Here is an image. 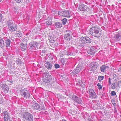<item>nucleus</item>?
Masks as SVG:
<instances>
[{"mask_svg":"<svg viewBox=\"0 0 121 121\" xmlns=\"http://www.w3.org/2000/svg\"><path fill=\"white\" fill-rule=\"evenodd\" d=\"M89 48L87 51V53L90 55H93L96 52L95 49L93 47H89Z\"/></svg>","mask_w":121,"mask_h":121,"instance_id":"11","label":"nucleus"},{"mask_svg":"<svg viewBox=\"0 0 121 121\" xmlns=\"http://www.w3.org/2000/svg\"><path fill=\"white\" fill-rule=\"evenodd\" d=\"M21 96L25 99H29L30 96V95L29 91L26 90L24 89L21 91Z\"/></svg>","mask_w":121,"mask_h":121,"instance_id":"5","label":"nucleus"},{"mask_svg":"<svg viewBox=\"0 0 121 121\" xmlns=\"http://www.w3.org/2000/svg\"><path fill=\"white\" fill-rule=\"evenodd\" d=\"M114 112L115 113H116L117 112V110H114Z\"/></svg>","mask_w":121,"mask_h":121,"instance_id":"46","label":"nucleus"},{"mask_svg":"<svg viewBox=\"0 0 121 121\" xmlns=\"http://www.w3.org/2000/svg\"><path fill=\"white\" fill-rule=\"evenodd\" d=\"M116 83L115 82L112 83V85H111V88L112 89H115L116 88Z\"/></svg>","mask_w":121,"mask_h":121,"instance_id":"30","label":"nucleus"},{"mask_svg":"<svg viewBox=\"0 0 121 121\" xmlns=\"http://www.w3.org/2000/svg\"><path fill=\"white\" fill-rule=\"evenodd\" d=\"M98 66V65L96 63H91L90 67L91 68V70L92 71H94L97 68Z\"/></svg>","mask_w":121,"mask_h":121,"instance_id":"15","label":"nucleus"},{"mask_svg":"<svg viewBox=\"0 0 121 121\" xmlns=\"http://www.w3.org/2000/svg\"><path fill=\"white\" fill-rule=\"evenodd\" d=\"M114 110H117L116 108V107H115L114 108Z\"/></svg>","mask_w":121,"mask_h":121,"instance_id":"48","label":"nucleus"},{"mask_svg":"<svg viewBox=\"0 0 121 121\" xmlns=\"http://www.w3.org/2000/svg\"><path fill=\"white\" fill-rule=\"evenodd\" d=\"M72 98L73 100L77 103L81 104L82 103V101L81 99L77 96L73 95H72Z\"/></svg>","mask_w":121,"mask_h":121,"instance_id":"9","label":"nucleus"},{"mask_svg":"<svg viewBox=\"0 0 121 121\" xmlns=\"http://www.w3.org/2000/svg\"><path fill=\"white\" fill-rule=\"evenodd\" d=\"M91 39L88 37H82L80 38V40L79 43H78V45L82 48L85 46V44L90 43H91Z\"/></svg>","mask_w":121,"mask_h":121,"instance_id":"1","label":"nucleus"},{"mask_svg":"<svg viewBox=\"0 0 121 121\" xmlns=\"http://www.w3.org/2000/svg\"><path fill=\"white\" fill-rule=\"evenodd\" d=\"M7 115L4 116V120L5 121H10V116L9 115V117H8Z\"/></svg>","mask_w":121,"mask_h":121,"instance_id":"26","label":"nucleus"},{"mask_svg":"<svg viewBox=\"0 0 121 121\" xmlns=\"http://www.w3.org/2000/svg\"><path fill=\"white\" fill-rule=\"evenodd\" d=\"M11 82V83H12V82Z\"/></svg>","mask_w":121,"mask_h":121,"instance_id":"55","label":"nucleus"},{"mask_svg":"<svg viewBox=\"0 0 121 121\" xmlns=\"http://www.w3.org/2000/svg\"><path fill=\"white\" fill-rule=\"evenodd\" d=\"M89 94L90 97L92 99H95L96 98L97 95L93 89H90L89 91Z\"/></svg>","mask_w":121,"mask_h":121,"instance_id":"8","label":"nucleus"},{"mask_svg":"<svg viewBox=\"0 0 121 121\" xmlns=\"http://www.w3.org/2000/svg\"><path fill=\"white\" fill-rule=\"evenodd\" d=\"M32 106L33 108L36 110H38L40 108V106L37 103H34V102L32 103Z\"/></svg>","mask_w":121,"mask_h":121,"instance_id":"18","label":"nucleus"},{"mask_svg":"<svg viewBox=\"0 0 121 121\" xmlns=\"http://www.w3.org/2000/svg\"><path fill=\"white\" fill-rule=\"evenodd\" d=\"M17 9V8H14V10H17V9Z\"/></svg>","mask_w":121,"mask_h":121,"instance_id":"51","label":"nucleus"},{"mask_svg":"<svg viewBox=\"0 0 121 121\" xmlns=\"http://www.w3.org/2000/svg\"><path fill=\"white\" fill-rule=\"evenodd\" d=\"M2 101L1 100H0V103H2Z\"/></svg>","mask_w":121,"mask_h":121,"instance_id":"50","label":"nucleus"},{"mask_svg":"<svg viewBox=\"0 0 121 121\" xmlns=\"http://www.w3.org/2000/svg\"><path fill=\"white\" fill-rule=\"evenodd\" d=\"M2 0H0V2L2 1Z\"/></svg>","mask_w":121,"mask_h":121,"instance_id":"54","label":"nucleus"},{"mask_svg":"<svg viewBox=\"0 0 121 121\" xmlns=\"http://www.w3.org/2000/svg\"><path fill=\"white\" fill-rule=\"evenodd\" d=\"M3 19V17L2 15L0 14V22H2Z\"/></svg>","mask_w":121,"mask_h":121,"instance_id":"36","label":"nucleus"},{"mask_svg":"<svg viewBox=\"0 0 121 121\" xmlns=\"http://www.w3.org/2000/svg\"><path fill=\"white\" fill-rule=\"evenodd\" d=\"M70 30H66V32H70Z\"/></svg>","mask_w":121,"mask_h":121,"instance_id":"45","label":"nucleus"},{"mask_svg":"<svg viewBox=\"0 0 121 121\" xmlns=\"http://www.w3.org/2000/svg\"><path fill=\"white\" fill-rule=\"evenodd\" d=\"M38 45L37 43L36 42L32 41L29 43L28 47L30 49H34Z\"/></svg>","mask_w":121,"mask_h":121,"instance_id":"7","label":"nucleus"},{"mask_svg":"<svg viewBox=\"0 0 121 121\" xmlns=\"http://www.w3.org/2000/svg\"><path fill=\"white\" fill-rule=\"evenodd\" d=\"M54 41L53 40L52 42V43H54Z\"/></svg>","mask_w":121,"mask_h":121,"instance_id":"52","label":"nucleus"},{"mask_svg":"<svg viewBox=\"0 0 121 121\" xmlns=\"http://www.w3.org/2000/svg\"><path fill=\"white\" fill-rule=\"evenodd\" d=\"M54 25L55 27L57 28H60L62 26V23L58 22H55Z\"/></svg>","mask_w":121,"mask_h":121,"instance_id":"17","label":"nucleus"},{"mask_svg":"<svg viewBox=\"0 0 121 121\" xmlns=\"http://www.w3.org/2000/svg\"><path fill=\"white\" fill-rule=\"evenodd\" d=\"M15 35H16L17 36L19 37H21L22 35L21 33V32L18 33H15Z\"/></svg>","mask_w":121,"mask_h":121,"instance_id":"31","label":"nucleus"},{"mask_svg":"<svg viewBox=\"0 0 121 121\" xmlns=\"http://www.w3.org/2000/svg\"><path fill=\"white\" fill-rule=\"evenodd\" d=\"M4 39L5 42L6 47H7L10 46L11 41L10 40L6 37H4Z\"/></svg>","mask_w":121,"mask_h":121,"instance_id":"12","label":"nucleus"},{"mask_svg":"<svg viewBox=\"0 0 121 121\" xmlns=\"http://www.w3.org/2000/svg\"><path fill=\"white\" fill-rule=\"evenodd\" d=\"M54 66L55 68L56 69H57L60 67L59 65L57 64H55Z\"/></svg>","mask_w":121,"mask_h":121,"instance_id":"35","label":"nucleus"},{"mask_svg":"<svg viewBox=\"0 0 121 121\" xmlns=\"http://www.w3.org/2000/svg\"><path fill=\"white\" fill-rule=\"evenodd\" d=\"M114 38L117 40H119L121 39V33L116 34L114 37Z\"/></svg>","mask_w":121,"mask_h":121,"instance_id":"21","label":"nucleus"},{"mask_svg":"<svg viewBox=\"0 0 121 121\" xmlns=\"http://www.w3.org/2000/svg\"><path fill=\"white\" fill-rule=\"evenodd\" d=\"M45 63V66L48 69H51L52 67V64L48 61H45L44 62Z\"/></svg>","mask_w":121,"mask_h":121,"instance_id":"14","label":"nucleus"},{"mask_svg":"<svg viewBox=\"0 0 121 121\" xmlns=\"http://www.w3.org/2000/svg\"><path fill=\"white\" fill-rule=\"evenodd\" d=\"M2 114L4 116L7 115V116H8V117H9V115H10L9 113L6 111H3V113H2L1 115Z\"/></svg>","mask_w":121,"mask_h":121,"instance_id":"25","label":"nucleus"},{"mask_svg":"<svg viewBox=\"0 0 121 121\" xmlns=\"http://www.w3.org/2000/svg\"><path fill=\"white\" fill-rule=\"evenodd\" d=\"M8 29L11 31H14L16 30L17 29V25L14 24L11 22H9L8 23Z\"/></svg>","mask_w":121,"mask_h":121,"instance_id":"4","label":"nucleus"},{"mask_svg":"<svg viewBox=\"0 0 121 121\" xmlns=\"http://www.w3.org/2000/svg\"><path fill=\"white\" fill-rule=\"evenodd\" d=\"M52 20L50 18L48 19L46 21V23L47 26H49L52 25Z\"/></svg>","mask_w":121,"mask_h":121,"instance_id":"24","label":"nucleus"},{"mask_svg":"<svg viewBox=\"0 0 121 121\" xmlns=\"http://www.w3.org/2000/svg\"><path fill=\"white\" fill-rule=\"evenodd\" d=\"M16 63L18 65H20L22 63L20 60L18 58H17L16 60Z\"/></svg>","mask_w":121,"mask_h":121,"instance_id":"29","label":"nucleus"},{"mask_svg":"<svg viewBox=\"0 0 121 121\" xmlns=\"http://www.w3.org/2000/svg\"><path fill=\"white\" fill-rule=\"evenodd\" d=\"M24 121H33V117L32 114L27 112H24L21 115Z\"/></svg>","mask_w":121,"mask_h":121,"instance_id":"3","label":"nucleus"},{"mask_svg":"<svg viewBox=\"0 0 121 121\" xmlns=\"http://www.w3.org/2000/svg\"><path fill=\"white\" fill-rule=\"evenodd\" d=\"M111 96H115L116 95V92L114 91H112L111 92Z\"/></svg>","mask_w":121,"mask_h":121,"instance_id":"34","label":"nucleus"},{"mask_svg":"<svg viewBox=\"0 0 121 121\" xmlns=\"http://www.w3.org/2000/svg\"><path fill=\"white\" fill-rule=\"evenodd\" d=\"M43 77H45V79H44V82L45 83L48 82H49V78H48V74L46 72H45L43 74Z\"/></svg>","mask_w":121,"mask_h":121,"instance_id":"13","label":"nucleus"},{"mask_svg":"<svg viewBox=\"0 0 121 121\" xmlns=\"http://www.w3.org/2000/svg\"><path fill=\"white\" fill-rule=\"evenodd\" d=\"M63 25H65L67 22V20L66 18H64L61 20Z\"/></svg>","mask_w":121,"mask_h":121,"instance_id":"27","label":"nucleus"},{"mask_svg":"<svg viewBox=\"0 0 121 121\" xmlns=\"http://www.w3.org/2000/svg\"><path fill=\"white\" fill-rule=\"evenodd\" d=\"M108 66L105 65H103L100 67L99 70L101 72L104 73L106 71V69H108Z\"/></svg>","mask_w":121,"mask_h":121,"instance_id":"19","label":"nucleus"},{"mask_svg":"<svg viewBox=\"0 0 121 121\" xmlns=\"http://www.w3.org/2000/svg\"><path fill=\"white\" fill-rule=\"evenodd\" d=\"M121 85V81H119L117 83V86L119 87V86Z\"/></svg>","mask_w":121,"mask_h":121,"instance_id":"37","label":"nucleus"},{"mask_svg":"<svg viewBox=\"0 0 121 121\" xmlns=\"http://www.w3.org/2000/svg\"><path fill=\"white\" fill-rule=\"evenodd\" d=\"M104 78V76H99L98 80H99V82L102 80Z\"/></svg>","mask_w":121,"mask_h":121,"instance_id":"28","label":"nucleus"},{"mask_svg":"<svg viewBox=\"0 0 121 121\" xmlns=\"http://www.w3.org/2000/svg\"><path fill=\"white\" fill-rule=\"evenodd\" d=\"M119 70L120 71H121V67H120V68H119Z\"/></svg>","mask_w":121,"mask_h":121,"instance_id":"47","label":"nucleus"},{"mask_svg":"<svg viewBox=\"0 0 121 121\" xmlns=\"http://www.w3.org/2000/svg\"><path fill=\"white\" fill-rule=\"evenodd\" d=\"M41 110H45V108L43 105H41Z\"/></svg>","mask_w":121,"mask_h":121,"instance_id":"42","label":"nucleus"},{"mask_svg":"<svg viewBox=\"0 0 121 121\" xmlns=\"http://www.w3.org/2000/svg\"><path fill=\"white\" fill-rule=\"evenodd\" d=\"M82 69V67L80 66V65H78L77 67L74 69L72 72L73 73L78 74L81 71Z\"/></svg>","mask_w":121,"mask_h":121,"instance_id":"10","label":"nucleus"},{"mask_svg":"<svg viewBox=\"0 0 121 121\" xmlns=\"http://www.w3.org/2000/svg\"><path fill=\"white\" fill-rule=\"evenodd\" d=\"M3 88L4 89V90L5 91H8V87L7 86H6V85H4V86H3Z\"/></svg>","mask_w":121,"mask_h":121,"instance_id":"33","label":"nucleus"},{"mask_svg":"<svg viewBox=\"0 0 121 121\" xmlns=\"http://www.w3.org/2000/svg\"><path fill=\"white\" fill-rule=\"evenodd\" d=\"M27 44H24L23 43H22L21 45V46L22 47L21 48V50L23 51L26 50L27 48Z\"/></svg>","mask_w":121,"mask_h":121,"instance_id":"23","label":"nucleus"},{"mask_svg":"<svg viewBox=\"0 0 121 121\" xmlns=\"http://www.w3.org/2000/svg\"><path fill=\"white\" fill-rule=\"evenodd\" d=\"M14 1L17 3H21L22 0H14Z\"/></svg>","mask_w":121,"mask_h":121,"instance_id":"38","label":"nucleus"},{"mask_svg":"<svg viewBox=\"0 0 121 121\" xmlns=\"http://www.w3.org/2000/svg\"><path fill=\"white\" fill-rule=\"evenodd\" d=\"M4 39L3 38L0 39V47L1 48L4 47L5 46L4 42Z\"/></svg>","mask_w":121,"mask_h":121,"instance_id":"22","label":"nucleus"},{"mask_svg":"<svg viewBox=\"0 0 121 121\" xmlns=\"http://www.w3.org/2000/svg\"><path fill=\"white\" fill-rule=\"evenodd\" d=\"M26 2L27 3H28L29 2V0H26Z\"/></svg>","mask_w":121,"mask_h":121,"instance_id":"49","label":"nucleus"},{"mask_svg":"<svg viewBox=\"0 0 121 121\" xmlns=\"http://www.w3.org/2000/svg\"><path fill=\"white\" fill-rule=\"evenodd\" d=\"M111 78H108V84L109 85H110L111 84Z\"/></svg>","mask_w":121,"mask_h":121,"instance_id":"41","label":"nucleus"},{"mask_svg":"<svg viewBox=\"0 0 121 121\" xmlns=\"http://www.w3.org/2000/svg\"><path fill=\"white\" fill-rule=\"evenodd\" d=\"M1 111V109L0 108V113Z\"/></svg>","mask_w":121,"mask_h":121,"instance_id":"53","label":"nucleus"},{"mask_svg":"<svg viewBox=\"0 0 121 121\" xmlns=\"http://www.w3.org/2000/svg\"><path fill=\"white\" fill-rule=\"evenodd\" d=\"M58 15L64 17H69L71 16V15L67 11H60L58 12Z\"/></svg>","mask_w":121,"mask_h":121,"instance_id":"6","label":"nucleus"},{"mask_svg":"<svg viewBox=\"0 0 121 121\" xmlns=\"http://www.w3.org/2000/svg\"><path fill=\"white\" fill-rule=\"evenodd\" d=\"M88 31L91 35L96 37H99L101 35L98 28L95 26L92 27Z\"/></svg>","mask_w":121,"mask_h":121,"instance_id":"2","label":"nucleus"},{"mask_svg":"<svg viewBox=\"0 0 121 121\" xmlns=\"http://www.w3.org/2000/svg\"><path fill=\"white\" fill-rule=\"evenodd\" d=\"M86 9V6L83 4H80L79 7V10L82 11H85Z\"/></svg>","mask_w":121,"mask_h":121,"instance_id":"16","label":"nucleus"},{"mask_svg":"<svg viewBox=\"0 0 121 121\" xmlns=\"http://www.w3.org/2000/svg\"><path fill=\"white\" fill-rule=\"evenodd\" d=\"M65 60L64 59H62L61 60V62L63 65H64L65 63L64 62Z\"/></svg>","mask_w":121,"mask_h":121,"instance_id":"40","label":"nucleus"},{"mask_svg":"<svg viewBox=\"0 0 121 121\" xmlns=\"http://www.w3.org/2000/svg\"><path fill=\"white\" fill-rule=\"evenodd\" d=\"M46 50L45 49H44L42 50V52L43 53H44L46 52Z\"/></svg>","mask_w":121,"mask_h":121,"instance_id":"43","label":"nucleus"},{"mask_svg":"<svg viewBox=\"0 0 121 121\" xmlns=\"http://www.w3.org/2000/svg\"><path fill=\"white\" fill-rule=\"evenodd\" d=\"M64 38L66 40H70L71 38V35L69 33L65 34Z\"/></svg>","mask_w":121,"mask_h":121,"instance_id":"20","label":"nucleus"},{"mask_svg":"<svg viewBox=\"0 0 121 121\" xmlns=\"http://www.w3.org/2000/svg\"><path fill=\"white\" fill-rule=\"evenodd\" d=\"M97 86H98V88L99 90L101 89L102 88V86L100 84L98 83L97 84Z\"/></svg>","mask_w":121,"mask_h":121,"instance_id":"32","label":"nucleus"},{"mask_svg":"<svg viewBox=\"0 0 121 121\" xmlns=\"http://www.w3.org/2000/svg\"><path fill=\"white\" fill-rule=\"evenodd\" d=\"M73 55V53L72 52H68L67 53V55L68 56L72 55Z\"/></svg>","mask_w":121,"mask_h":121,"instance_id":"39","label":"nucleus"},{"mask_svg":"<svg viewBox=\"0 0 121 121\" xmlns=\"http://www.w3.org/2000/svg\"><path fill=\"white\" fill-rule=\"evenodd\" d=\"M112 104L114 106H115L116 105V104L115 103H112Z\"/></svg>","mask_w":121,"mask_h":121,"instance_id":"44","label":"nucleus"}]
</instances>
